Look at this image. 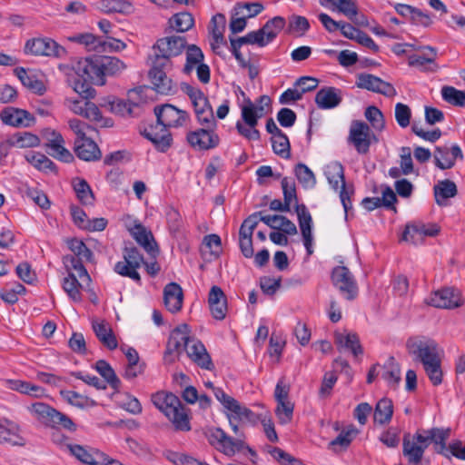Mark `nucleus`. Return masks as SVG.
Wrapping results in <instances>:
<instances>
[{"instance_id":"f257e3e1","label":"nucleus","mask_w":465,"mask_h":465,"mask_svg":"<svg viewBox=\"0 0 465 465\" xmlns=\"http://www.w3.org/2000/svg\"><path fill=\"white\" fill-rule=\"evenodd\" d=\"M125 64L115 56H92L80 59L74 66L76 78L74 90L84 99L94 98L92 84L104 85L106 76H114L125 69Z\"/></svg>"},{"instance_id":"f03ea898","label":"nucleus","mask_w":465,"mask_h":465,"mask_svg":"<svg viewBox=\"0 0 465 465\" xmlns=\"http://www.w3.org/2000/svg\"><path fill=\"white\" fill-rule=\"evenodd\" d=\"M153 112L157 124L144 129L142 134L153 143L157 151L165 153L173 144L169 128L184 126L190 121V115L171 104L156 105Z\"/></svg>"},{"instance_id":"7ed1b4c3","label":"nucleus","mask_w":465,"mask_h":465,"mask_svg":"<svg viewBox=\"0 0 465 465\" xmlns=\"http://www.w3.org/2000/svg\"><path fill=\"white\" fill-rule=\"evenodd\" d=\"M450 436V429L431 428L430 430H418L411 439V435L405 434L402 441V454L411 465L421 462L424 451L430 444H433L437 453L449 458L447 440Z\"/></svg>"},{"instance_id":"20e7f679","label":"nucleus","mask_w":465,"mask_h":465,"mask_svg":"<svg viewBox=\"0 0 465 465\" xmlns=\"http://www.w3.org/2000/svg\"><path fill=\"white\" fill-rule=\"evenodd\" d=\"M229 423L232 431L238 436L237 439H233L228 436L220 428H212L207 430L204 434L208 442L213 446L217 450L223 453L226 456H233L236 452L243 450L244 441L243 433L240 430L241 421L235 420L233 417H229Z\"/></svg>"},{"instance_id":"39448f33","label":"nucleus","mask_w":465,"mask_h":465,"mask_svg":"<svg viewBox=\"0 0 465 465\" xmlns=\"http://www.w3.org/2000/svg\"><path fill=\"white\" fill-rule=\"evenodd\" d=\"M27 409L31 414L45 427L54 429L61 426L69 431H74L76 430V425L71 418L45 402H35Z\"/></svg>"},{"instance_id":"423d86ee","label":"nucleus","mask_w":465,"mask_h":465,"mask_svg":"<svg viewBox=\"0 0 465 465\" xmlns=\"http://www.w3.org/2000/svg\"><path fill=\"white\" fill-rule=\"evenodd\" d=\"M324 174L333 190L341 188L340 198L347 216L351 209V195L353 194V189L346 185L343 165L340 162H331L326 166Z\"/></svg>"},{"instance_id":"0eeeda50","label":"nucleus","mask_w":465,"mask_h":465,"mask_svg":"<svg viewBox=\"0 0 465 465\" xmlns=\"http://www.w3.org/2000/svg\"><path fill=\"white\" fill-rule=\"evenodd\" d=\"M408 352L420 361L422 365L440 360L439 346L434 340L425 337H413L406 342Z\"/></svg>"},{"instance_id":"6e6552de","label":"nucleus","mask_w":465,"mask_h":465,"mask_svg":"<svg viewBox=\"0 0 465 465\" xmlns=\"http://www.w3.org/2000/svg\"><path fill=\"white\" fill-rule=\"evenodd\" d=\"M348 143L351 144L359 154H367L372 143H377L378 138L371 132L368 124L361 120H353L351 123Z\"/></svg>"},{"instance_id":"1a4fd4ad","label":"nucleus","mask_w":465,"mask_h":465,"mask_svg":"<svg viewBox=\"0 0 465 465\" xmlns=\"http://www.w3.org/2000/svg\"><path fill=\"white\" fill-rule=\"evenodd\" d=\"M143 263V256L136 247H125L123 251V261L117 262L114 270L119 275L141 283V276L137 270Z\"/></svg>"},{"instance_id":"9d476101","label":"nucleus","mask_w":465,"mask_h":465,"mask_svg":"<svg viewBox=\"0 0 465 465\" xmlns=\"http://www.w3.org/2000/svg\"><path fill=\"white\" fill-rule=\"evenodd\" d=\"M186 45L184 36L173 35L161 38L153 45V59L172 65L171 58L181 54Z\"/></svg>"},{"instance_id":"9b49d317","label":"nucleus","mask_w":465,"mask_h":465,"mask_svg":"<svg viewBox=\"0 0 465 465\" xmlns=\"http://www.w3.org/2000/svg\"><path fill=\"white\" fill-rule=\"evenodd\" d=\"M24 52L35 56H53L61 58L66 54L64 47L48 37L31 38L25 42Z\"/></svg>"},{"instance_id":"f8f14e48","label":"nucleus","mask_w":465,"mask_h":465,"mask_svg":"<svg viewBox=\"0 0 465 465\" xmlns=\"http://www.w3.org/2000/svg\"><path fill=\"white\" fill-rule=\"evenodd\" d=\"M189 332V326L186 323L181 324L172 331L164 352V361L166 362H174L181 353L186 351L191 339Z\"/></svg>"},{"instance_id":"ddd939ff","label":"nucleus","mask_w":465,"mask_h":465,"mask_svg":"<svg viewBox=\"0 0 465 465\" xmlns=\"http://www.w3.org/2000/svg\"><path fill=\"white\" fill-rule=\"evenodd\" d=\"M170 66V64L153 59L152 68L148 73L153 89L163 95L173 94L177 90L176 84L164 72V69Z\"/></svg>"},{"instance_id":"4468645a","label":"nucleus","mask_w":465,"mask_h":465,"mask_svg":"<svg viewBox=\"0 0 465 465\" xmlns=\"http://www.w3.org/2000/svg\"><path fill=\"white\" fill-rule=\"evenodd\" d=\"M331 280L335 287L348 300H353L358 294L357 283L353 275L345 266H337L332 270Z\"/></svg>"},{"instance_id":"2eb2a0df","label":"nucleus","mask_w":465,"mask_h":465,"mask_svg":"<svg viewBox=\"0 0 465 465\" xmlns=\"http://www.w3.org/2000/svg\"><path fill=\"white\" fill-rule=\"evenodd\" d=\"M186 140L193 148L203 151L215 148L220 143L215 128L207 127L189 132L186 135Z\"/></svg>"},{"instance_id":"dca6fc26","label":"nucleus","mask_w":465,"mask_h":465,"mask_svg":"<svg viewBox=\"0 0 465 465\" xmlns=\"http://www.w3.org/2000/svg\"><path fill=\"white\" fill-rule=\"evenodd\" d=\"M286 20L282 16H274L268 20L262 28L252 31L259 47H264L272 43L284 28Z\"/></svg>"},{"instance_id":"f3484780","label":"nucleus","mask_w":465,"mask_h":465,"mask_svg":"<svg viewBox=\"0 0 465 465\" xmlns=\"http://www.w3.org/2000/svg\"><path fill=\"white\" fill-rule=\"evenodd\" d=\"M356 86L361 89H366L373 93L383 94L387 97H392L397 94L392 84L371 74L362 73L358 74Z\"/></svg>"},{"instance_id":"a211bd4d","label":"nucleus","mask_w":465,"mask_h":465,"mask_svg":"<svg viewBox=\"0 0 465 465\" xmlns=\"http://www.w3.org/2000/svg\"><path fill=\"white\" fill-rule=\"evenodd\" d=\"M0 119L4 124L16 128L30 127L35 122V117L30 112L13 106L5 107L0 112Z\"/></svg>"},{"instance_id":"6ab92c4d","label":"nucleus","mask_w":465,"mask_h":465,"mask_svg":"<svg viewBox=\"0 0 465 465\" xmlns=\"http://www.w3.org/2000/svg\"><path fill=\"white\" fill-rule=\"evenodd\" d=\"M162 412L172 422L175 430H191L189 415L178 397L176 402L168 404L166 410H163Z\"/></svg>"},{"instance_id":"aec40b11","label":"nucleus","mask_w":465,"mask_h":465,"mask_svg":"<svg viewBox=\"0 0 465 465\" xmlns=\"http://www.w3.org/2000/svg\"><path fill=\"white\" fill-rule=\"evenodd\" d=\"M440 227L437 223H424L422 222H414L407 224L402 233L404 241H410L417 243L424 236L434 237L439 234Z\"/></svg>"},{"instance_id":"412c9836","label":"nucleus","mask_w":465,"mask_h":465,"mask_svg":"<svg viewBox=\"0 0 465 465\" xmlns=\"http://www.w3.org/2000/svg\"><path fill=\"white\" fill-rule=\"evenodd\" d=\"M429 304L437 308L453 309L461 306L462 299L459 290L444 288L430 295Z\"/></svg>"},{"instance_id":"4be33fe9","label":"nucleus","mask_w":465,"mask_h":465,"mask_svg":"<svg viewBox=\"0 0 465 465\" xmlns=\"http://www.w3.org/2000/svg\"><path fill=\"white\" fill-rule=\"evenodd\" d=\"M435 165L440 170L450 169L455 165L457 159H463V153L458 144H453L450 147L436 146L434 153Z\"/></svg>"},{"instance_id":"5701e85b","label":"nucleus","mask_w":465,"mask_h":465,"mask_svg":"<svg viewBox=\"0 0 465 465\" xmlns=\"http://www.w3.org/2000/svg\"><path fill=\"white\" fill-rule=\"evenodd\" d=\"M0 444L25 447L26 439L22 435L20 426L9 420H0Z\"/></svg>"},{"instance_id":"b1692460","label":"nucleus","mask_w":465,"mask_h":465,"mask_svg":"<svg viewBox=\"0 0 465 465\" xmlns=\"http://www.w3.org/2000/svg\"><path fill=\"white\" fill-rule=\"evenodd\" d=\"M68 450L71 454L78 460L87 465H105L108 455L98 450L88 451L84 446L78 444H68Z\"/></svg>"},{"instance_id":"393cba45","label":"nucleus","mask_w":465,"mask_h":465,"mask_svg":"<svg viewBox=\"0 0 465 465\" xmlns=\"http://www.w3.org/2000/svg\"><path fill=\"white\" fill-rule=\"evenodd\" d=\"M185 351L187 356L202 369L209 371L213 369L211 356L200 341L191 338Z\"/></svg>"},{"instance_id":"a878e982","label":"nucleus","mask_w":465,"mask_h":465,"mask_svg":"<svg viewBox=\"0 0 465 465\" xmlns=\"http://www.w3.org/2000/svg\"><path fill=\"white\" fill-rule=\"evenodd\" d=\"M74 151L79 159L85 162L98 161L102 157V153L96 143L88 137L75 139Z\"/></svg>"},{"instance_id":"bb28decb","label":"nucleus","mask_w":465,"mask_h":465,"mask_svg":"<svg viewBox=\"0 0 465 465\" xmlns=\"http://www.w3.org/2000/svg\"><path fill=\"white\" fill-rule=\"evenodd\" d=\"M208 303L213 317L216 320H223L227 313V298L223 291L214 285L211 288Z\"/></svg>"},{"instance_id":"cd10ccee","label":"nucleus","mask_w":465,"mask_h":465,"mask_svg":"<svg viewBox=\"0 0 465 465\" xmlns=\"http://www.w3.org/2000/svg\"><path fill=\"white\" fill-rule=\"evenodd\" d=\"M70 109L76 114H79L90 121L101 123L103 121L102 114L99 108L92 102L83 100L67 99Z\"/></svg>"},{"instance_id":"c85d7f7f","label":"nucleus","mask_w":465,"mask_h":465,"mask_svg":"<svg viewBox=\"0 0 465 465\" xmlns=\"http://www.w3.org/2000/svg\"><path fill=\"white\" fill-rule=\"evenodd\" d=\"M341 101V91L332 86L320 89L315 95V103L320 109L335 108Z\"/></svg>"},{"instance_id":"c756f323","label":"nucleus","mask_w":465,"mask_h":465,"mask_svg":"<svg viewBox=\"0 0 465 465\" xmlns=\"http://www.w3.org/2000/svg\"><path fill=\"white\" fill-rule=\"evenodd\" d=\"M135 241L150 253L158 252L157 244L153 233L139 222L135 221L134 225L128 229Z\"/></svg>"},{"instance_id":"7c9ffc66","label":"nucleus","mask_w":465,"mask_h":465,"mask_svg":"<svg viewBox=\"0 0 465 465\" xmlns=\"http://www.w3.org/2000/svg\"><path fill=\"white\" fill-rule=\"evenodd\" d=\"M163 301L168 311L175 313L181 311L183 301V292L176 282L168 283L163 289Z\"/></svg>"},{"instance_id":"2f4dec72","label":"nucleus","mask_w":465,"mask_h":465,"mask_svg":"<svg viewBox=\"0 0 465 465\" xmlns=\"http://www.w3.org/2000/svg\"><path fill=\"white\" fill-rule=\"evenodd\" d=\"M435 202L439 206H447L448 199L453 198L458 194L456 183L449 179L439 181L433 186Z\"/></svg>"},{"instance_id":"473e14b6","label":"nucleus","mask_w":465,"mask_h":465,"mask_svg":"<svg viewBox=\"0 0 465 465\" xmlns=\"http://www.w3.org/2000/svg\"><path fill=\"white\" fill-rule=\"evenodd\" d=\"M322 6L332 12L344 15L350 20H353L358 15V7L355 0H319Z\"/></svg>"},{"instance_id":"72a5a7b5","label":"nucleus","mask_w":465,"mask_h":465,"mask_svg":"<svg viewBox=\"0 0 465 465\" xmlns=\"http://www.w3.org/2000/svg\"><path fill=\"white\" fill-rule=\"evenodd\" d=\"M93 330L97 337V339L101 341V343L105 346L108 350L113 351L118 347L117 339L108 323L104 322H93Z\"/></svg>"},{"instance_id":"f704fd0d","label":"nucleus","mask_w":465,"mask_h":465,"mask_svg":"<svg viewBox=\"0 0 465 465\" xmlns=\"http://www.w3.org/2000/svg\"><path fill=\"white\" fill-rule=\"evenodd\" d=\"M54 137L47 143L49 148L48 153L64 163H71L74 161V155L63 144L64 140L60 134H54Z\"/></svg>"},{"instance_id":"c9c22d12","label":"nucleus","mask_w":465,"mask_h":465,"mask_svg":"<svg viewBox=\"0 0 465 465\" xmlns=\"http://www.w3.org/2000/svg\"><path fill=\"white\" fill-rule=\"evenodd\" d=\"M335 343L338 350H349L355 357L362 354L363 352L360 343V339L356 333H335Z\"/></svg>"},{"instance_id":"e433bc0d","label":"nucleus","mask_w":465,"mask_h":465,"mask_svg":"<svg viewBox=\"0 0 465 465\" xmlns=\"http://www.w3.org/2000/svg\"><path fill=\"white\" fill-rule=\"evenodd\" d=\"M14 72L23 85L34 93L37 94H43L45 92L46 89L44 83L37 79L35 75L28 74L24 67H16Z\"/></svg>"},{"instance_id":"4c0bfd02","label":"nucleus","mask_w":465,"mask_h":465,"mask_svg":"<svg viewBox=\"0 0 465 465\" xmlns=\"http://www.w3.org/2000/svg\"><path fill=\"white\" fill-rule=\"evenodd\" d=\"M393 415V403L388 398L381 399L374 410V421L379 424H387L391 420Z\"/></svg>"},{"instance_id":"58836bf2","label":"nucleus","mask_w":465,"mask_h":465,"mask_svg":"<svg viewBox=\"0 0 465 465\" xmlns=\"http://www.w3.org/2000/svg\"><path fill=\"white\" fill-rule=\"evenodd\" d=\"M7 143L10 146H16L19 148L35 147L39 145L40 139L37 135L32 133L18 132L7 139Z\"/></svg>"},{"instance_id":"ea45409f","label":"nucleus","mask_w":465,"mask_h":465,"mask_svg":"<svg viewBox=\"0 0 465 465\" xmlns=\"http://www.w3.org/2000/svg\"><path fill=\"white\" fill-rule=\"evenodd\" d=\"M227 410L231 412V414H227L228 418L233 417L235 420L242 423L249 422L254 424L258 420V416L254 412L245 406H242L236 400L234 401V404H231Z\"/></svg>"},{"instance_id":"a19ab883","label":"nucleus","mask_w":465,"mask_h":465,"mask_svg":"<svg viewBox=\"0 0 465 465\" xmlns=\"http://www.w3.org/2000/svg\"><path fill=\"white\" fill-rule=\"evenodd\" d=\"M94 369L104 379L114 390L118 391L121 386V381L115 374L111 365L104 360H99L95 362Z\"/></svg>"},{"instance_id":"79ce46f5","label":"nucleus","mask_w":465,"mask_h":465,"mask_svg":"<svg viewBox=\"0 0 465 465\" xmlns=\"http://www.w3.org/2000/svg\"><path fill=\"white\" fill-rule=\"evenodd\" d=\"M384 371L382 379L387 381L390 386L396 387L401 380V368L393 356L389 357L387 362L383 366Z\"/></svg>"},{"instance_id":"37998d69","label":"nucleus","mask_w":465,"mask_h":465,"mask_svg":"<svg viewBox=\"0 0 465 465\" xmlns=\"http://www.w3.org/2000/svg\"><path fill=\"white\" fill-rule=\"evenodd\" d=\"M186 64L183 71L184 74H190L195 66L203 63L204 56L202 50L197 45H186Z\"/></svg>"},{"instance_id":"c03bdc74","label":"nucleus","mask_w":465,"mask_h":465,"mask_svg":"<svg viewBox=\"0 0 465 465\" xmlns=\"http://www.w3.org/2000/svg\"><path fill=\"white\" fill-rule=\"evenodd\" d=\"M170 26L177 32H186L194 25L193 15L188 12L175 14L169 19Z\"/></svg>"},{"instance_id":"a18cd8bd","label":"nucleus","mask_w":465,"mask_h":465,"mask_svg":"<svg viewBox=\"0 0 465 465\" xmlns=\"http://www.w3.org/2000/svg\"><path fill=\"white\" fill-rule=\"evenodd\" d=\"M66 243L68 248L74 253L72 256H74V258L88 262L93 261V252L83 241L77 238H72L68 239Z\"/></svg>"},{"instance_id":"49530a36","label":"nucleus","mask_w":465,"mask_h":465,"mask_svg":"<svg viewBox=\"0 0 465 465\" xmlns=\"http://www.w3.org/2000/svg\"><path fill=\"white\" fill-rule=\"evenodd\" d=\"M9 388L13 391L34 397H41L44 394V389L27 381L20 380L8 381Z\"/></svg>"},{"instance_id":"de8ad7c7","label":"nucleus","mask_w":465,"mask_h":465,"mask_svg":"<svg viewBox=\"0 0 465 465\" xmlns=\"http://www.w3.org/2000/svg\"><path fill=\"white\" fill-rule=\"evenodd\" d=\"M81 288L82 285L74 273H69L64 279L63 289L74 302H78L82 301Z\"/></svg>"},{"instance_id":"09e8293b","label":"nucleus","mask_w":465,"mask_h":465,"mask_svg":"<svg viewBox=\"0 0 465 465\" xmlns=\"http://www.w3.org/2000/svg\"><path fill=\"white\" fill-rule=\"evenodd\" d=\"M271 142L274 153L283 159H289L291 157V144L288 136L284 133L278 136L272 137Z\"/></svg>"},{"instance_id":"8fccbe9b","label":"nucleus","mask_w":465,"mask_h":465,"mask_svg":"<svg viewBox=\"0 0 465 465\" xmlns=\"http://www.w3.org/2000/svg\"><path fill=\"white\" fill-rule=\"evenodd\" d=\"M74 189L79 201L84 204H92L94 202V193L88 184L84 179H77L74 183Z\"/></svg>"},{"instance_id":"3c124183","label":"nucleus","mask_w":465,"mask_h":465,"mask_svg":"<svg viewBox=\"0 0 465 465\" xmlns=\"http://www.w3.org/2000/svg\"><path fill=\"white\" fill-rule=\"evenodd\" d=\"M295 176L304 186L312 188L316 184V178L312 171L304 163H298L294 168Z\"/></svg>"},{"instance_id":"603ef678","label":"nucleus","mask_w":465,"mask_h":465,"mask_svg":"<svg viewBox=\"0 0 465 465\" xmlns=\"http://www.w3.org/2000/svg\"><path fill=\"white\" fill-rule=\"evenodd\" d=\"M364 116L374 130L381 132L385 128L384 116L378 107L374 105L368 106L365 109Z\"/></svg>"},{"instance_id":"864d4df0","label":"nucleus","mask_w":465,"mask_h":465,"mask_svg":"<svg viewBox=\"0 0 465 465\" xmlns=\"http://www.w3.org/2000/svg\"><path fill=\"white\" fill-rule=\"evenodd\" d=\"M441 95L444 101L455 105L463 106L465 105V93L452 86H443L441 89Z\"/></svg>"},{"instance_id":"5fc2aeb1","label":"nucleus","mask_w":465,"mask_h":465,"mask_svg":"<svg viewBox=\"0 0 465 465\" xmlns=\"http://www.w3.org/2000/svg\"><path fill=\"white\" fill-rule=\"evenodd\" d=\"M26 160L35 168L42 171H54V163L44 153H30L25 156Z\"/></svg>"},{"instance_id":"6e6d98bb","label":"nucleus","mask_w":465,"mask_h":465,"mask_svg":"<svg viewBox=\"0 0 465 465\" xmlns=\"http://www.w3.org/2000/svg\"><path fill=\"white\" fill-rule=\"evenodd\" d=\"M295 212L302 234L312 232V218L307 207L304 204H296Z\"/></svg>"},{"instance_id":"4d7b16f0","label":"nucleus","mask_w":465,"mask_h":465,"mask_svg":"<svg viewBox=\"0 0 465 465\" xmlns=\"http://www.w3.org/2000/svg\"><path fill=\"white\" fill-rule=\"evenodd\" d=\"M310 29V23L305 16L292 15L288 18V33H299L303 35Z\"/></svg>"},{"instance_id":"13d9d810","label":"nucleus","mask_w":465,"mask_h":465,"mask_svg":"<svg viewBox=\"0 0 465 465\" xmlns=\"http://www.w3.org/2000/svg\"><path fill=\"white\" fill-rule=\"evenodd\" d=\"M165 216L170 232L173 234L179 232L183 227V222L178 210L173 206H168L165 210Z\"/></svg>"},{"instance_id":"bf43d9fd","label":"nucleus","mask_w":465,"mask_h":465,"mask_svg":"<svg viewBox=\"0 0 465 465\" xmlns=\"http://www.w3.org/2000/svg\"><path fill=\"white\" fill-rule=\"evenodd\" d=\"M268 452L281 464L285 465H306L301 460L294 458L278 447L268 446Z\"/></svg>"},{"instance_id":"052dcab7","label":"nucleus","mask_w":465,"mask_h":465,"mask_svg":"<svg viewBox=\"0 0 465 465\" xmlns=\"http://www.w3.org/2000/svg\"><path fill=\"white\" fill-rule=\"evenodd\" d=\"M71 41L84 45L89 51L97 52L99 49L100 37L94 35L93 34H78L70 38Z\"/></svg>"},{"instance_id":"680f3d73","label":"nucleus","mask_w":465,"mask_h":465,"mask_svg":"<svg viewBox=\"0 0 465 465\" xmlns=\"http://www.w3.org/2000/svg\"><path fill=\"white\" fill-rule=\"evenodd\" d=\"M423 49H427L430 51V54L428 56L413 54L409 57V64L414 67H422L428 64H434L437 51L435 48L431 46H424Z\"/></svg>"},{"instance_id":"e2e57ef3","label":"nucleus","mask_w":465,"mask_h":465,"mask_svg":"<svg viewBox=\"0 0 465 465\" xmlns=\"http://www.w3.org/2000/svg\"><path fill=\"white\" fill-rule=\"evenodd\" d=\"M358 434V430L353 426L351 425L347 429L342 430L341 433L331 441V446H341V447H348L352 440L355 438V436Z\"/></svg>"},{"instance_id":"0e129e2a","label":"nucleus","mask_w":465,"mask_h":465,"mask_svg":"<svg viewBox=\"0 0 465 465\" xmlns=\"http://www.w3.org/2000/svg\"><path fill=\"white\" fill-rule=\"evenodd\" d=\"M153 405L162 412L168 404L177 401V396L172 392L158 391L152 396Z\"/></svg>"},{"instance_id":"69168bd1","label":"nucleus","mask_w":465,"mask_h":465,"mask_svg":"<svg viewBox=\"0 0 465 465\" xmlns=\"http://www.w3.org/2000/svg\"><path fill=\"white\" fill-rule=\"evenodd\" d=\"M424 371L434 386L442 382L441 360L423 365Z\"/></svg>"},{"instance_id":"338daca9","label":"nucleus","mask_w":465,"mask_h":465,"mask_svg":"<svg viewBox=\"0 0 465 465\" xmlns=\"http://www.w3.org/2000/svg\"><path fill=\"white\" fill-rule=\"evenodd\" d=\"M293 408V404L289 401L277 402L276 414L281 423L286 424L292 420Z\"/></svg>"},{"instance_id":"774afa93","label":"nucleus","mask_w":465,"mask_h":465,"mask_svg":"<svg viewBox=\"0 0 465 465\" xmlns=\"http://www.w3.org/2000/svg\"><path fill=\"white\" fill-rule=\"evenodd\" d=\"M242 118L249 127H256L258 117L255 114V104L250 99L246 100V104L242 108Z\"/></svg>"}]
</instances>
